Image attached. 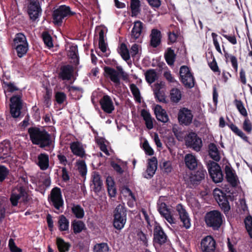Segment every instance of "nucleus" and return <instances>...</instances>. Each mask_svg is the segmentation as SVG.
Returning a JSON list of instances; mask_svg holds the SVG:
<instances>
[{"instance_id":"obj_1","label":"nucleus","mask_w":252,"mask_h":252,"mask_svg":"<svg viewBox=\"0 0 252 252\" xmlns=\"http://www.w3.org/2000/svg\"><path fill=\"white\" fill-rule=\"evenodd\" d=\"M2 86L5 93L18 91L17 94L13 95L10 99L11 114L13 117L18 118L21 114V110L22 107V100L21 99L22 94L21 91L14 84L11 82L3 81Z\"/></svg>"},{"instance_id":"obj_2","label":"nucleus","mask_w":252,"mask_h":252,"mask_svg":"<svg viewBox=\"0 0 252 252\" xmlns=\"http://www.w3.org/2000/svg\"><path fill=\"white\" fill-rule=\"evenodd\" d=\"M30 139L33 144L41 148L50 146L52 140L50 135L43 128L30 127L28 129Z\"/></svg>"},{"instance_id":"obj_3","label":"nucleus","mask_w":252,"mask_h":252,"mask_svg":"<svg viewBox=\"0 0 252 252\" xmlns=\"http://www.w3.org/2000/svg\"><path fill=\"white\" fill-rule=\"evenodd\" d=\"M75 14V12L72 11L69 6L65 5H60L53 11L52 15L53 23L55 25L60 26L64 20Z\"/></svg>"},{"instance_id":"obj_4","label":"nucleus","mask_w":252,"mask_h":252,"mask_svg":"<svg viewBox=\"0 0 252 252\" xmlns=\"http://www.w3.org/2000/svg\"><path fill=\"white\" fill-rule=\"evenodd\" d=\"M222 214L217 210L211 211L207 213L205 216V221L207 225L214 230H218L223 222Z\"/></svg>"},{"instance_id":"obj_5","label":"nucleus","mask_w":252,"mask_h":252,"mask_svg":"<svg viewBox=\"0 0 252 252\" xmlns=\"http://www.w3.org/2000/svg\"><path fill=\"white\" fill-rule=\"evenodd\" d=\"M166 198L165 196H160L157 202L158 210L168 223L172 224L175 223V220L173 217L172 210L164 202Z\"/></svg>"},{"instance_id":"obj_6","label":"nucleus","mask_w":252,"mask_h":252,"mask_svg":"<svg viewBox=\"0 0 252 252\" xmlns=\"http://www.w3.org/2000/svg\"><path fill=\"white\" fill-rule=\"evenodd\" d=\"M10 200L12 205L16 206L19 203L27 202L29 200V196L25 189L19 185L12 190Z\"/></svg>"},{"instance_id":"obj_7","label":"nucleus","mask_w":252,"mask_h":252,"mask_svg":"<svg viewBox=\"0 0 252 252\" xmlns=\"http://www.w3.org/2000/svg\"><path fill=\"white\" fill-rule=\"evenodd\" d=\"M126 220V210L124 204H119L115 211L114 226L121 230L125 226Z\"/></svg>"},{"instance_id":"obj_8","label":"nucleus","mask_w":252,"mask_h":252,"mask_svg":"<svg viewBox=\"0 0 252 252\" xmlns=\"http://www.w3.org/2000/svg\"><path fill=\"white\" fill-rule=\"evenodd\" d=\"M207 168L209 173L215 183H220L222 181L223 175L220 166L214 161H210L208 163Z\"/></svg>"},{"instance_id":"obj_9","label":"nucleus","mask_w":252,"mask_h":252,"mask_svg":"<svg viewBox=\"0 0 252 252\" xmlns=\"http://www.w3.org/2000/svg\"><path fill=\"white\" fill-rule=\"evenodd\" d=\"M116 69L109 66H105L104 67V74L106 77H109L110 79H127V74L123 70L121 66H117Z\"/></svg>"},{"instance_id":"obj_10","label":"nucleus","mask_w":252,"mask_h":252,"mask_svg":"<svg viewBox=\"0 0 252 252\" xmlns=\"http://www.w3.org/2000/svg\"><path fill=\"white\" fill-rule=\"evenodd\" d=\"M185 140L187 147L196 152L200 150L202 146V140L195 132L189 133L186 137Z\"/></svg>"},{"instance_id":"obj_11","label":"nucleus","mask_w":252,"mask_h":252,"mask_svg":"<svg viewBox=\"0 0 252 252\" xmlns=\"http://www.w3.org/2000/svg\"><path fill=\"white\" fill-rule=\"evenodd\" d=\"M42 9L37 0H31L28 6V13L31 20L35 21L41 15Z\"/></svg>"},{"instance_id":"obj_12","label":"nucleus","mask_w":252,"mask_h":252,"mask_svg":"<svg viewBox=\"0 0 252 252\" xmlns=\"http://www.w3.org/2000/svg\"><path fill=\"white\" fill-rule=\"evenodd\" d=\"M214 196L220 207L226 214L230 210L229 203L222 191L218 189L214 190Z\"/></svg>"},{"instance_id":"obj_13","label":"nucleus","mask_w":252,"mask_h":252,"mask_svg":"<svg viewBox=\"0 0 252 252\" xmlns=\"http://www.w3.org/2000/svg\"><path fill=\"white\" fill-rule=\"evenodd\" d=\"M49 199L54 207L57 210H60L63 204L60 189L58 188L53 189Z\"/></svg>"},{"instance_id":"obj_14","label":"nucleus","mask_w":252,"mask_h":252,"mask_svg":"<svg viewBox=\"0 0 252 252\" xmlns=\"http://www.w3.org/2000/svg\"><path fill=\"white\" fill-rule=\"evenodd\" d=\"M147 82L152 84L155 82L156 80H146ZM158 81L156 82L153 87V90L159 102H165V95L163 92L160 91L164 86V83L161 81L160 80H157Z\"/></svg>"},{"instance_id":"obj_15","label":"nucleus","mask_w":252,"mask_h":252,"mask_svg":"<svg viewBox=\"0 0 252 252\" xmlns=\"http://www.w3.org/2000/svg\"><path fill=\"white\" fill-rule=\"evenodd\" d=\"M193 117L191 110L184 107L180 109L178 114L179 122L185 126H189L192 123Z\"/></svg>"},{"instance_id":"obj_16","label":"nucleus","mask_w":252,"mask_h":252,"mask_svg":"<svg viewBox=\"0 0 252 252\" xmlns=\"http://www.w3.org/2000/svg\"><path fill=\"white\" fill-rule=\"evenodd\" d=\"M216 249V242L211 236L204 238L201 242V249L203 252H214Z\"/></svg>"},{"instance_id":"obj_17","label":"nucleus","mask_w":252,"mask_h":252,"mask_svg":"<svg viewBox=\"0 0 252 252\" xmlns=\"http://www.w3.org/2000/svg\"><path fill=\"white\" fill-rule=\"evenodd\" d=\"M176 210L178 212L181 221L183 223V226L186 229H189L191 226L190 219L188 213L181 204H178L176 206Z\"/></svg>"},{"instance_id":"obj_18","label":"nucleus","mask_w":252,"mask_h":252,"mask_svg":"<svg viewBox=\"0 0 252 252\" xmlns=\"http://www.w3.org/2000/svg\"><path fill=\"white\" fill-rule=\"evenodd\" d=\"M157 158L155 157L149 159L147 169L143 173L144 178L150 179L154 176L157 169Z\"/></svg>"},{"instance_id":"obj_19","label":"nucleus","mask_w":252,"mask_h":252,"mask_svg":"<svg viewBox=\"0 0 252 252\" xmlns=\"http://www.w3.org/2000/svg\"><path fill=\"white\" fill-rule=\"evenodd\" d=\"M225 172L227 182L233 187L237 186L239 183V180L235 171L231 167L226 165Z\"/></svg>"},{"instance_id":"obj_20","label":"nucleus","mask_w":252,"mask_h":252,"mask_svg":"<svg viewBox=\"0 0 252 252\" xmlns=\"http://www.w3.org/2000/svg\"><path fill=\"white\" fill-rule=\"evenodd\" d=\"M100 103L102 110L107 113H111L114 110V106L111 98L107 95L100 99Z\"/></svg>"},{"instance_id":"obj_21","label":"nucleus","mask_w":252,"mask_h":252,"mask_svg":"<svg viewBox=\"0 0 252 252\" xmlns=\"http://www.w3.org/2000/svg\"><path fill=\"white\" fill-rule=\"evenodd\" d=\"M186 166L190 170H194L197 167L201 166L196 157L192 154H188L184 158Z\"/></svg>"},{"instance_id":"obj_22","label":"nucleus","mask_w":252,"mask_h":252,"mask_svg":"<svg viewBox=\"0 0 252 252\" xmlns=\"http://www.w3.org/2000/svg\"><path fill=\"white\" fill-rule=\"evenodd\" d=\"M154 239L160 245L165 243L167 240V236L160 226H156L154 229Z\"/></svg>"},{"instance_id":"obj_23","label":"nucleus","mask_w":252,"mask_h":252,"mask_svg":"<svg viewBox=\"0 0 252 252\" xmlns=\"http://www.w3.org/2000/svg\"><path fill=\"white\" fill-rule=\"evenodd\" d=\"M61 75L62 79H74L76 77V72L74 67L72 65L68 64L61 67Z\"/></svg>"},{"instance_id":"obj_24","label":"nucleus","mask_w":252,"mask_h":252,"mask_svg":"<svg viewBox=\"0 0 252 252\" xmlns=\"http://www.w3.org/2000/svg\"><path fill=\"white\" fill-rule=\"evenodd\" d=\"M150 36V44L154 48L157 47L161 42V35L160 32L157 29H153Z\"/></svg>"},{"instance_id":"obj_25","label":"nucleus","mask_w":252,"mask_h":252,"mask_svg":"<svg viewBox=\"0 0 252 252\" xmlns=\"http://www.w3.org/2000/svg\"><path fill=\"white\" fill-rule=\"evenodd\" d=\"M155 114L157 119L163 123H166L169 120L168 116L165 110L159 105H157L154 109Z\"/></svg>"},{"instance_id":"obj_26","label":"nucleus","mask_w":252,"mask_h":252,"mask_svg":"<svg viewBox=\"0 0 252 252\" xmlns=\"http://www.w3.org/2000/svg\"><path fill=\"white\" fill-rule=\"evenodd\" d=\"M222 47L225 62L227 63H230L232 67H233L234 70L235 71H237L238 68V64L237 58L234 55L229 54L227 51H226L223 46H222Z\"/></svg>"},{"instance_id":"obj_27","label":"nucleus","mask_w":252,"mask_h":252,"mask_svg":"<svg viewBox=\"0 0 252 252\" xmlns=\"http://www.w3.org/2000/svg\"><path fill=\"white\" fill-rule=\"evenodd\" d=\"M37 164L40 169L46 170L49 166L48 155L44 153L40 154L37 157Z\"/></svg>"},{"instance_id":"obj_28","label":"nucleus","mask_w":252,"mask_h":252,"mask_svg":"<svg viewBox=\"0 0 252 252\" xmlns=\"http://www.w3.org/2000/svg\"><path fill=\"white\" fill-rule=\"evenodd\" d=\"M70 149L73 154L82 158L85 155V150L82 144L79 142H74L70 144Z\"/></svg>"},{"instance_id":"obj_29","label":"nucleus","mask_w":252,"mask_h":252,"mask_svg":"<svg viewBox=\"0 0 252 252\" xmlns=\"http://www.w3.org/2000/svg\"><path fill=\"white\" fill-rule=\"evenodd\" d=\"M143 24L140 21L134 22L133 27L131 31V38L134 40L138 39L141 34Z\"/></svg>"},{"instance_id":"obj_30","label":"nucleus","mask_w":252,"mask_h":252,"mask_svg":"<svg viewBox=\"0 0 252 252\" xmlns=\"http://www.w3.org/2000/svg\"><path fill=\"white\" fill-rule=\"evenodd\" d=\"M28 44L27 38L23 33L19 32L16 34L13 43L14 48Z\"/></svg>"},{"instance_id":"obj_31","label":"nucleus","mask_w":252,"mask_h":252,"mask_svg":"<svg viewBox=\"0 0 252 252\" xmlns=\"http://www.w3.org/2000/svg\"><path fill=\"white\" fill-rule=\"evenodd\" d=\"M141 116L145 122V125L148 129H151L154 127V119L152 118L150 113L145 109L141 110Z\"/></svg>"},{"instance_id":"obj_32","label":"nucleus","mask_w":252,"mask_h":252,"mask_svg":"<svg viewBox=\"0 0 252 252\" xmlns=\"http://www.w3.org/2000/svg\"><path fill=\"white\" fill-rule=\"evenodd\" d=\"M93 188L95 192L100 191L102 189V182L100 175L96 172H94L93 175Z\"/></svg>"},{"instance_id":"obj_33","label":"nucleus","mask_w":252,"mask_h":252,"mask_svg":"<svg viewBox=\"0 0 252 252\" xmlns=\"http://www.w3.org/2000/svg\"><path fill=\"white\" fill-rule=\"evenodd\" d=\"M176 56L174 51L171 48H168L164 53L165 60L169 65H173Z\"/></svg>"},{"instance_id":"obj_34","label":"nucleus","mask_w":252,"mask_h":252,"mask_svg":"<svg viewBox=\"0 0 252 252\" xmlns=\"http://www.w3.org/2000/svg\"><path fill=\"white\" fill-rule=\"evenodd\" d=\"M209 155L210 157L216 161H219L220 159V156L218 149L214 143H211L209 146Z\"/></svg>"},{"instance_id":"obj_35","label":"nucleus","mask_w":252,"mask_h":252,"mask_svg":"<svg viewBox=\"0 0 252 252\" xmlns=\"http://www.w3.org/2000/svg\"><path fill=\"white\" fill-rule=\"evenodd\" d=\"M180 75L181 79H194L190 69L186 65H183L180 67Z\"/></svg>"},{"instance_id":"obj_36","label":"nucleus","mask_w":252,"mask_h":252,"mask_svg":"<svg viewBox=\"0 0 252 252\" xmlns=\"http://www.w3.org/2000/svg\"><path fill=\"white\" fill-rule=\"evenodd\" d=\"M107 190L109 195L111 197H114L116 193V189L115 186V183L111 177H108L106 180Z\"/></svg>"},{"instance_id":"obj_37","label":"nucleus","mask_w":252,"mask_h":252,"mask_svg":"<svg viewBox=\"0 0 252 252\" xmlns=\"http://www.w3.org/2000/svg\"><path fill=\"white\" fill-rule=\"evenodd\" d=\"M206 174V170L200 166L198 170L192 175L191 179L194 181H200L205 178Z\"/></svg>"},{"instance_id":"obj_38","label":"nucleus","mask_w":252,"mask_h":252,"mask_svg":"<svg viewBox=\"0 0 252 252\" xmlns=\"http://www.w3.org/2000/svg\"><path fill=\"white\" fill-rule=\"evenodd\" d=\"M99 48L100 49L101 51L105 53L106 55L107 56V45L105 42L104 40V32L103 30H101L99 32V42H98Z\"/></svg>"},{"instance_id":"obj_39","label":"nucleus","mask_w":252,"mask_h":252,"mask_svg":"<svg viewBox=\"0 0 252 252\" xmlns=\"http://www.w3.org/2000/svg\"><path fill=\"white\" fill-rule=\"evenodd\" d=\"M69 220L63 215H61L59 219L58 225L61 231H66L69 229Z\"/></svg>"},{"instance_id":"obj_40","label":"nucleus","mask_w":252,"mask_h":252,"mask_svg":"<svg viewBox=\"0 0 252 252\" xmlns=\"http://www.w3.org/2000/svg\"><path fill=\"white\" fill-rule=\"evenodd\" d=\"M139 0H130L131 16H136L140 11Z\"/></svg>"},{"instance_id":"obj_41","label":"nucleus","mask_w":252,"mask_h":252,"mask_svg":"<svg viewBox=\"0 0 252 252\" xmlns=\"http://www.w3.org/2000/svg\"><path fill=\"white\" fill-rule=\"evenodd\" d=\"M118 52L125 61H127L129 60L130 53L125 43H123L121 44Z\"/></svg>"},{"instance_id":"obj_42","label":"nucleus","mask_w":252,"mask_h":252,"mask_svg":"<svg viewBox=\"0 0 252 252\" xmlns=\"http://www.w3.org/2000/svg\"><path fill=\"white\" fill-rule=\"evenodd\" d=\"M71 211L74 215L78 219H82L84 216V209L79 205L73 204Z\"/></svg>"},{"instance_id":"obj_43","label":"nucleus","mask_w":252,"mask_h":252,"mask_svg":"<svg viewBox=\"0 0 252 252\" xmlns=\"http://www.w3.org/2000/svg\"><path fill=\"white\" fill-rule=\"evenodd\" d=\"M72 227L75 233H79L85 228V225L82 221L75 220L72 222Z\"/></svg>"},{"instance_id":"obj_44","label":"nucleus","mask_w":252,"mask_h":252,"mask_svg":"<svg viewBox=\"0 0 252 252\" xmlns=\"http://www.w3.org/2000/svg\"><path fill=\"white\" fill-rule=\"evenodd\" d=\"M244 223L249 236L252 239V217L247 216L244 220Z\"/></svg>"},{"instance_id":"obj_45","label":"nucleus","mask_w":252,"mask_h":252,"mask_svg":"<svg viewBox=\"0 0 252 252\" xmlns=\"http://www.w3.org/2000/svg\"><path fill=\"white\" fill-rule=\"evenodd\" d=\"M122 193L126 197H127L128 199L129 200V201L128 202V204L130 206H131L130 205V201H135V198L133 194L132 193V191L130 190L129 189L126 187H125L122 189Z\"/></svg>"},{"instance_id":"obj_46","label":"nucleus","mask_w":252,"mask_h":252,"mask_svg":"<svg viewBox=\"0 0 252 252\" xmlns=\"http://www.w3.org/2000/svg\"><path fill=\"white\" fill-rule=\"evenodd\" d=\"M171 99L174 102H179L182 97L180 91L177 89H173L170 93Z\"/></svg>"},{"instance_id":"obj_47","label":"nucleus","mask_w":252,"mask_h":252,"mask_svg":"<svg viewBox=\"0 0 252 252\" xmlns=\"http://www.w3.org/2000/svg\"><path fill=\"white\" fill-rule=\"evenodd\" d=\"M77 47L76 46H71L70 47L68 56H70L71 59L74 60V63L75 65H77L79 63V59L77 57Z\"/></svg>"},{"instance_id":"obj_48","label":"nucleus","mask_w":252,"mask_h":252,"mask_svg":"<svg viewBox=\"0 0 252 252\" xmlns=\"http://www.w3.org/2000/svg\"><path fill=\"white\" fill-rule=\"evenodd\" d=\"M19 58H22L27 53L29 50V44L14 48Z\"/></svg>"},{"instance_id":"obj_49","label":"nucleus","mask_w":252,"mask_h":252,"mask_svg":"<svg viewBox=\"0 0 252 252\" xmlns=\"http://www.w3.org/2000/svg\"><path fill=\"white\" fill-rule=\"evenodd\" d=\"M76 165L79 172L82 176H85L87 172V168L85 161L83 160H79L77 162Z\"/></svg>"},{"instance_id":"obj_50","label":"nucleus","mask_w":252,"mask_h":252,"mask_svg":"<svg viewBox=\"0 0 252 252\" xmlns=\"http://www.w3.org/2000/svg\"><path fill=\"white\" fill-rule=\"evenodd\" d=\"M57 244L58 249L60 252H65L68 251L69 248V245L64 242V241L61 238H57Z\"/></svg>"},{"instance_id":"obj_51","label":"nucleus","mask_w":252,"mask_h":252,"mask_svg":"<svg viewBox=\"0 0 252 252\" xmlns=\"http://www.w3.org/2000/svg\"><path fill=\"white\" fill-rule=\"evenodd\" d=\"M42 39L44 41V44L49 48L53 46L52 42V39L51 35L48 32H44L42 34Z\"/></svg>"},{"instance_id":"obj_52","label":"nucleus","mask_w":252,"mask_h":252,"mask_svg":"<svg viewBox=\"0 0 252 252\" xmlns=\"http://www.w3.org/2000/svg\"><path fill=\"white\" fill-rule=\"evenodd\" d=\"M94 252H109V247L106 243L97 244L94 246Z\"/></svg>"},{"instance_id":"obj_53","label":"nucleus","mask_w":252,"mask_h":252,"mask_svg":"<svg viewBox=\"0 0 252 252\" xmlns=\"http://www.w3.org/2000/svg\"><path fill=\"white\" fill-rule=\"evenodd\" d=\"M55 97L58 104H63L66 100V95L62 92L57 91L55 93Z\"/></svg>"},{"instance_id":"obj_54","label":"nucleus","mask_w":252,"mask_h":252,"mask_svg":"<svg viewBox=\"0 0 252 252\" xmlns=\"http://www.w3.org/2000/svg\"><path fill=\"white\" fill-rule=\"evenodd\" d=\"M235 104L240 113L243 116L247 117L248 113L242 102L240 100H235Z\"/></svg>"},{"instance_id":"obj_55","label":"nucleus","mask_w":252,"mask_h":252,"mask_svg":"<svg viewBox=\"0 0 252 252\" xmlns=\"http://www.w3.org/2000/svg\"><path fill=\"white\" fill-rule=\"evenodd\" d=\"M142 148L144 150L145 154L149 156H152L154 154L153 149L150 146L148 141L145 139L142 144Z\"/></svg>"},{"instance_id":"obj_56","label":"nucleus","mask_w":252,"mask_h":252,"mask_svg":"<svg viewBox=\"0 0 252 252\" xmlns=\"http://www.w3.org/2000/svg\"><path fill=\"white\" fill-rule=\"evenodd\" d=\"M130 89L137 101L140 102L141 101L140 92L137 86L135 85L132 84L130 85Z\"/></svg>"},{"instance_id":"obj_57","label":"nucleus","mask_w":252,"mask_h":252,"mask_svg":"<svg viewBox=\"0 0 252 252\" xmlns=\"http://www.w3.org/2000/svg\"><path fill=\"white\" fill-rule=\"evenodd\" d=\"M138 239L141 242V244L145 247L148 246L149 238L142 231L139 232L137 233Z\"/></svg>"},{"instance_id":"obj_58","label":"nucleus","mask_w":252,"mask_h":252,"mask_svg":"<svg viewBox=\"0 0 252 252\" xmlns=\"http://www.w3.org/2000/svg\"><path fill=\"white\" fill-rule=\"evenodd\" d=\"M243 128L248 133H251L252 131V124L248 118H246L243 122Z\"/></svg>"},{"instance_id":"obj_59","label":"nucleus","mask_w":252,"mask_h":252,"mask_svg":"<svg viewBox=\"0 0 252 252\" xmlns=\"http://www.w3.org/2000/svg\"><path fill=\"white\" fill-rule=\"evenodd\" d=\"M8 246L11 252H22V250L16 246L14 240L12 238L9 240Z\"/></svg>"},{"instance_id":"obj_60","label":"nucleus","mask_w":252,"mask_h":252,"mask_svg":"<svg viewBox=\"0 0 252 252\" xmlns=\"http://www.w3.org/2000/svg\"><path fill=\"white\" fill-rule=\"evenodd\" d=\"M69 91L72 94H77L78 99L80 98L82 96L83 90L80 88L72 86L69 88Z\"/></svg>"},{"instance_id":"obj_61","label":"nucleus","mask_w":252,"mask_h":252,"mask_svg":"<svg viewBox=\"0 0 252 252\" xmlns=\"http://www.w3.org/2000/svg\"><path fill=\"white\" fill-rule=\"evenodd\" d=\"M162 168L166 173H170L172 170L171 162L168 161H164L162 164Z\"/></svg>"},{"instance_id":"obj_62","label":"nucleus","mask_w":252,"mask_h":252,"mask_svg":"<svg viewBox=\"0 0 252 252\" xmlns=\"http://www.w3.org/2000/svg\"><path fill=\"white\" fill-rule=\"evenodd\" d=\"M145 79H156L157 73L154 69H149L145 73Z\"/></svg>"},{"instance_id":"obj_63","label":"nucleus","mask_w":252,"mask_h":252,"mask_svg":"<svg viewBox=\"0 0 252 252\" xmlns=\"http://www.w3.org/2000/svg\"><path fill=\"white\" fill-rule=\"evenodd\" d=\"M8 171L3 166H0V182H2L6 177Z\"/></svg>"},{"instance_id":"obj_64","label":"nucleus","mask_w":252,"mask_h":252,"mask_svg":"<svg viewBox=\"0 0 252 252\" xmlns=\"http://www.w3.org/2000/svg\"><path fill=\"white\" fill-rule=\"evenodd\" d=\"M139 46L137 44H134L131 46L129 53L132 57H135L138 53Z\"/></svg>"}]
</instances>
